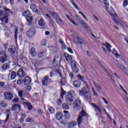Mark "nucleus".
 Returning <instances> with one entry per match:
<instances>
[{"instance_id": "obj_26", "label": "nucleus", "mask_w": 128, "mask_h": 128, "mask_svg": "<svg viewBox=\"0 0 128 128\" xmlns=\"http://www.w3.org/2000/svg\"><path fill=\"white\" fill-rule=\"evenodd\" d=\"M54 18L56 19V22L59 23V22H62V20H60V17L58 16V14H56L54 16Z\"/></svg>"}, {"instance_id": "obj_3", "label": "nucleus", "mask_w": 128, "mask_h": 128, "mask_svg": "<svg viewBox=\"0 0 128 128\" xmlns=\"http://www.w3.org/2000/svg\"><path fill=\"white\" fill-rule=\"evenodd\" d=\"M88 114H86V112L84 111V110H82L80 112L79 114L78 118H77V122L78 126L82 124V120H84V116H88Z\"/></svg>"}, {"instance_id": "obj_22", "label": "nucleus", "mask_w": 128, "mask_h": 128, "mask_svg": "<svg viewBox=\"0 0 128 128\" xmlns=\"http://www.w3.org/2000/svg\"><path fill=\"white\" fill-rule=\"evenodd\" d=\"M30 8L34 12H38V10L36 8V6L35 4H32L30 5Z\"/></svg>"}, {"instance_id": "obj_47", "label": "nucleus", "mask_w": 128, "mask_h": 128, "mask_svg": "<svg viewBox=\"0 0 128 128\" xmlns=\"http://www.w3.org/2000/svg\"><path fill=\"white\" fill-rule=\"evenodd\" d=\"M0 56H6V50H0Z\"/></svg>"}, {"instance_id": "obj_50", "label": "nucleus", "mask_w": 128, "mask_h": 128, "mask_svg": "<svg viewBox=\"0 0 128 128\" xmlns=\"http://www.w3.org/2000/svg\"><path fill=\"white\" fill-rule=\"evenodd\" d=\"M1 106L2 108H6L8 104H6V102H2L0 103Z\"/></svg>"}, {"instance_id": "obj_24", "label": "nucleus", "mask_w": 128, "mask_h": 128, "mask_svg": "<svg viewBox=\"0 0 128 128\" xmlns=\"http://www.w3.org/2000/svg\"><path fill=\"white\" fill-rule=\"evenodd\" d=\"M38 25L40 26H46V23L44 22V19H42V18H41L38 22Z\"/></svg>"}, {"instance_id": "obj_7", "label": "nucleus", "mask_w": 128, "mask_h": 128, "mask_svg": "<svg viewBox=\"0 0 128 128\" xmlns=\"http://www.w3.org/2000/svg\"><path fill=\"white\" fill-rule=\"evenodd\" d=\"M48 80L50 81V78L48 75L45 76L42 80V86H48Z\"/></svg>"}, {"instance_id": "obj_60", "label": "nucleus", "mask_w": 128, "mask_h": 128, "mask_svg": "<svg viewBox=\"0 0 128 128\" xmlns=\"http://www.w3.org/2000/svg\"><path fill=\"white\" fill-rule=\"evenodd\" d=\"M19 58L20 60H22V62H24V56L22 55H20L19 56Z\"/></svg>"}, {"instance_id": "obj_17", "label": "nucleus", "mask_w": 128, "mask_h": 128, "mask_svg": "<svg viewBox=\"0 0 128 128\" xmlns=\"http://www.w3.org/2000/svg\"><path fill=\"white\" fill-rule=\"evenodd\" d=\"M92 84H94L98 92H100V90H102V87H100V84H98L96 81L93 80Z\"/></svg>"}, {"instance_id": "obj_48", "label": "nucleus", "mask_w": 128, "mask_h": 128, "mask_svg": "<svg viewBox=\"0 0 128 128\" xmlns=\"http://www.w3.org/2000/svg\"><path fill=\"white\" fill-rule=\"evenodd\" d=\"M10 34H12V32L10 31H8V32L5 33V36L6 38H10Z\"/></svg>"}, {"instance_id": "obj_30", "label": "nucleus", "mask_w": 128, "mask_h": 128, "mask_svg": "<svg viewBox=\"0 0 128 128\" xmlns=\"http://www.w3.org/2000/svg\"><path fill=\"white\" fill-rule=\"evenodd\" d=\"M16 72L12 71L10 74V79L14 80V78H16Z\"/></svg>"}, {"instance_id": "obj_53", "label": "nucleus", "mask_w": 128, "mask_h": 128, "mask_svg": "<svg viewBox=\"0 0 128 128\" xmlns=\"http://www.w3.org/2000/svg\"><path fill=\"white\" fill-rule=\"evenodd\" d=\"M122 72H124V73L125 74H126V76H128V69L126 68H125L124 67V70H122Z\"/></svg>"}, {"instance_id": "obj_58", "label": "nucleus", "mask_w": 128, "mask_h": 128, "mask_svg": "<svg viewBox=\"0 0 128 128\" xmlns=\"http://www.w3.org/2000/svg\"><path fill=\"white\" fill-rule=\"evenodd\" d=\"M62 50H66V45L64 43L62 46Z\"/></svg>"}, {"instance_id": "obj_62", "label": "nucleus", "mask_w": 128, "mask_h": 128, "mask_svg": "<svg viewBox=\"0 0 128 128\" xmlns=\"http://www.w3.org/2000/svg\"><path fill=\"white\" fill-rule=\"evenodd\" d=\"M22 118L24 119L26 118V114H23L21 116Z\"/></svg>"}, {"instance_id": "obj_27", "label": "nucleus", "mask_w": 128, "mask_h": 128, "mask_svg": "<svg viewBox=\"0 0 128 128\" xmlns=\"http://www.w3.org/2000/svg\"><path fill=\"white\" fill-rule=\"evenodd\" d=\"M48 114H54V108L52 107V106H49L48 110H47Z\"/></svg>"}, {"instance_id": "obj_46", "label": "nucleus", "mask_w": 128, "mask_h": 128, "mask_svg": "<svg viewBox=\"0 0 128 128\" xmlns=\"http://www.w3.org/2000/svg\"><path fill=\"white\" fill-rule=\"evenodd\" d=\"M83 82L86 86V88H87V90H89L90 89V86H88V82L84 80V81H83Z\"/></svg>"}, {"instance_id": "obj_40", "label": "nucleus", "mask_w": 128, "mask_h": 128, "mask_svg": "<svg viewBox=\"0 0 128 128\" xmlns=\"http://www.w3.org/2000/svg\"><path fill=\"white\" fill-rule=\"evenodd\" d=\"M72 4H73L74 6L75 7L76 10H79L80 8H78V5L74 3V0H70Z\"/></svg>"}, {"instance_id": "obj_34", "label": "nucleus", "mask_w": 128, "mask_h": 128, "mask_svg": "<svg viewBox=\"0 0 128 128\" xmlns=\"http://www.w3.org/2000/svg\"><path fill=\"white\" fill-rule=\"evenodd\" d=\"M104 46H106V48L108 50V52H112V49H110V48H112V46L110 44L108 43H106L104 44Z\"/></svg>"}, {"instance_id": "obj_64", "label": "nucleus", "mask_w": 128, "mask_h": 128, "mask_svg": "<svg viewBox=\"0 0 128 128\" xmlns=\"http://www.w3.org/2000/svg\"><path fill=\"white\" fill-rule=\"evenodd\" d=\"M31 120H32V118H27L25 120V122H30Z\"/></svg>"}, {"instance_id": "obj_4", "label": "nucleus", "mask_w": 128, "mask_h": 128, "mask_svg": "<svg viewBox=\"0 0 128 128\" xmlns=\"http://www.w3.org/2000/svg\"><path fill=\"white\" fill-rule=\"evenodd\" d=\"M4 10V12H6L5 16L0 18V20L2 22H4V24H8V16L9 12H10V10L6 8L3 7Z\"/></svg>"}, {"instance_id": "obj_20", "label": "nucleus", "mask_w": 128, "mask_h": 128, "mask_svg": "<svg viewBox=\"0 0 128 128\" xmlns=\"http://www.w3.org/2000/svg\"><path fill=\"white\" fill-rule=\"evenodd\" d=\"M64 56L67 62H70V60H72V56L65 53L64 54Z\"/></svg>"}, {"instance_id": "obj_32", "label": "nucleus", "mask_w": 128, "mask_h": 128, "mask_svg": "<svg viewBox=\"0 0 128 128\" xmlns=\"http://www.w3.org/2000/svg\"><path fill=\"white\" fill-rule=\"evenodd\" d=\"M66 16L67 18H68V20H70V22H72V24H74V26H78V24L76 22H74V21L72 20V19H70L68 15H66Z\"/></svg>"}, {"instance_id": "obj_18", "label": "nucleus", "mask_w": 128, "mask_h": 128, "mask_svg": "<svg viewBox=\"0 0 128 128\" xmlns=\"http://www.w3.org/2000/svg\"><path fill=\"white\" fill-rule=\"evenodd\" d=\"M116 66H118V68H119L121 70H124V66L123 65H122V64L120 62V61H117L116 62Z\"/></svg>"}, {"instance_id": "obj_55", "label": "nucleus", "mask_w": 128, "mask_h": 128, "mask_svg": "<svg viewBox=\"0 0 128 128\" xmlns=\"http://www.w3.org/2000/svg\"><path fill=\"white\" fill-rule=\"evenodd\" d=\"M8 120H10V114H8L6 115V119L5 120V122H8Z\"/></svg>"}, {"instance_id": "obj_28", "label": "nucleus", "mask_w": 128, "mask_h": 128, "mask_svg": "<svg viewBox=\"0 0 128 128\" xmlns=\"http://www.w3.org/2000/svg\"><path fill=\"white\" fill-rule=\"evenodd\" d=\"M2 68L4 70H8V68H10V64L8 63L4 64L2 66Z\"/></svg>"}, {"instance_id": "obj_1", "label": "nucleus", "mask_w": 128, "mask_h": 128, "mask_svg": "<svg viewBox=\"0 0 128 128\" xmlns=\"http://www.w3.org/2000/svg\"><path fill=\"white\" fill-rule=\"evenodd\" d=\"M86 87L82 88L79 90V94L82 96L84 98V100L88 101L92 98V95L88 92V90H87Z\"/></svg>"}, {"instance_id": "obj_49", "label": "nucleus", "mask_w": 128, "mask_h": 128, "mask_svg": "<svg viewBox=\"0 0 128 128\" xmlns=\"http://www.w3.org/2000/svg\"><path fill=\"white\" fill-rule=\"evenodd\" d=\"M128 4V0H124V3H123V6L124 8H126V6Z\"/></svg>"}, {"instance_id": "obj_23", "label": "nucleus", "mask_w": 128, "mask_h": 128, "mask_svg": "<svg viewBox=\"0 0 128 128\" xmlns=\"http://www.w3.org/2000/svg\"><path fill=\"white\" fill-rule=\"evenodd\" d=\"M62 118H63L62 113L61 112H58L56 114V118H57L58 120H62Z\"/></svg>"}, {"instance_id": "obj_25", "label": "nucleus", "mask_w": 128, "mask_h": 128, "mask_svg": "<svg viewBox=\"0 0 128 128\" xmlns=\"http://www.w3.org/2000/svg\"><path fill=\"white\" fill-rule=\"evenodd\" d=\"M102 68H103V70H104V72H106V74H108V76H110V78H111V80H114V77L112 76V74H110V72H108V70L106 69V68H104V66H101Z\"/></svg>"}, {"instance_id": "obj_8", "label": "nucleus", "mask_w": 128, "mask_h": 128, "mask_svg": "<svg viewBox=\"0 0 128 128\" xmlns=\"http://www.w3.org/2000/svg\"><path fill=\"white\" fill-rule=\"evenodd\" d=\"M5 99L7 100H11L14 98V94L10 92H6L4 94Z\"/></svg>"}, {"instance_id": "obj_63", "label": "nucleus", "mask_w": 128, "mask_h": 128, "mask_svg": "<svg viewBox=\"0 0 128 128\" xmlns=\"http://www.w3.org/2000/svg\"><path fill=\"white\" fill-rule=\"evenodd\" d=\"M4 82H0V87L4 88Z\"/></svg>"}, {"instance_id": "obj_33", "label": "nucleus", "mask_w": 128, "mask_h": 128, "mask_svg": "<svg viewBox=\"0 0 128 128\" xmlns=\"http://www.w3.org/2000/svg\"><path fill=\"white\" fill-rule=\"evenodd\" d=\"M60 82L62 84V86H64V84H66V78L62 77Z\"/></svg>"}, {"instance_id": "obj_31", "label": "nucleus", "mask_w": 128, "mask_h": 128, "mask_svg": "<svg viewBox=\"0 0 128 128\" xmlns=\"http://www.w3.org/2000/svg\"><path fill=\"white\" fill-rule=\"evenodd\" d=\"M26 106L28 107V110H32V108H34L32 105V104L30 102H26Z\"/></svg>"}, {"instance_id": "obj_6", "label": "nucleus", "mask_w": 128, "mask_h": 128, "mask_svg": "<svg viewBox=\"0 0 128 128\" xmlns=\"http://www.w3.org/2000/svg\"><path fill=\"white\" fill-rule=\"evenodd\" d=\"M26 34L28 38H32V36H34L36 34V29H34V28H30L27 32Z\"/></svg>"}, {"instance_id": "obj_12", "label": "nucleus", "mask_w": 128, "mask_h": 128, "mask_svg": "<svg viewBox=\"0 0 128 128\" xmlns=\"http://www.w3.org/2000/svg\"><path fill=\"white\" fill-rule=\"evenodd\" d=\"M23 82L24 84H30L32 82V78L28 76H26L23 80Z\"/></svg>"}, {"instance_id": "obj_35", "label": "nucleus", "mask_w": 128, "mask_h": 128, "mask_svg": "<svg viewBox=\"0 0 128 128\" xmlns=\"http://www.w3.org/2000/svg\"><path fill=\"white\" fill-rule=\"evenodd\" d=\"M30 14V12L28 10H27L22 13V16H28Z\"/></svg>"}, {"instance_id": "obj_36", "label": "nucleus", "mask_w": 128, "mask_h": 128, "mask_svg": "<svg viewBox=\"0 0 128 128\" xmlns=\"http://www.w3.org/2000/svg\"><path fill=\"white\" fill-rule=\"evenodd\" d=\"M72 70L74 74H78V66L76 67H72Z\"/></svg>"}, {"instance_id": "obj_14", "label": "nucleus", "mask_w": 128, "mask_h": 128, "mask_svg": "<svg viewBox=\"0 0 128 128\" xmlns=\"http://www.w3.org/2000/svg\"><path fill=\"white\" fill-rule=\"evenodd\" d=\"M78 123L76 121H72L71 122H68L67 124V126L68 128H74L76 126V124Z\"/></svg>"}, {"instance_id": "obj_41", "label": "nucleus", "mask_w": 128, "mask_h": 128, "mask_svg": "<svg viewBox=\"0 0 128 128\" xmlns=\"http://www.w3.org/2000/svg\"><path fill=\"white\" fill-rule=\"evenodd\" d=\"M49 14H50L51 16H52L53 17H54V16L57 14L56 13H55L54 11L52 10H49Z\"/></svg>"}, {"instance_id": "obj_13", "label": "nucleus", "mask_w": 128, "mask_h": 128, "mask_svg": "<svg viewBox=\"0 0 128 128\" xmlns=\"http://www.w3.org/2000/svg\"><path fill=\"white\" fill-rule=\"evenodd\" d=\"M76 44H80V46H82V44H84V41L82 40V38L79 36H76Z\"/></svg>"}, {"instance_id": "obj_11", "label": "nucleus", "mask_w": 128, "mask_h": 128, "mask_svg": "<svg viewBox=\"0 0 128 128\" xmlns=\"http://www.w3.org/2000/svg\"><path fill=\"white\" fill-rule=\"evenodd\" d=\"M90 104L93 106V108H94V110H96H96H98V112H99V114H102V109H100V107H98V106H96V104L91 102Z\"/></svg>"}, {"instance_id": "obj_10", "label": "nucleus", "mask_w": 128, "mask_h": 128, "mask_svg": "<svg viewBox=\"0 0 128 128\" xmlns=\"http://www.w3.org/2000/svg\"><path fill=\"white\" fill-rule=\"evenodd\" d=\"M17 75L19 78H24L26 76V72L22 68H20L17 72Z\"/></svg>"}, {"instance_id": "obj_44", "label": "nucleus", "mask_w": 128, "mask_h": 128, "mask_svg": "<svg viewBox=\"0 0 128 128\" xmlns=\"http://www.w3.org/2000/svg\"><path fill=\"white\" fill-rule=\"evenodd\" d=\"M76 62L74 60H73L71 62V67L72 68H74L76 67Z\"/></svg>"}, {"instance_id": "obj_38", "label": "nucleus", "mask_w": 128, "mask_h": 128, "mask_svg": "<svg viewBox=\"0 0 128 128\" xmlns=\"http://www.w3.org/2000/svg\"><path fill=\"white\" fill-rule=\"evenodd\" d=\"M6 11L2 10H0V18H2V16H6Z\"/></svg>"}, {"instance_id": "obj_56", "label": "nucleus", "mask_w": 128, "mask_h": 128, "mask_svg": "<svg viewBox=\"0 0 128 128\" xmlns=\"http://www.w3.org/2000/svg\"><path fill=\"white\" fill-rule=\"evenodd\" d=\"M62 104V101L60 99H58L57 100V104Z\"/></svg>"}, {"instance_id": "obj_39", "label": "nucleus", "mask_w": 128, "mask_h": 128, "mask_svg": "<svg viewBox=\"0 0 128 128\" xmlns=\"http://www.w3.org/2000/svg\"><path fill=\"white\" fill-rule=\"evenodd\" d=\"M37 56L38 58H42L44 56V52H38Z\"/></svg>"}, {"instance_id": "obj_21", "label": "nucleus", "mask_w": 128, "mask_h": 128, "mask_svg": "<svg viewBox=\"0 0 128 128\" xmlns=\"http://www.w3.org/2000/svg\"><path fill=\"white\" fill-rule=\"evenodd\" d=\"M9 52H10L12 54H14L16 52V47L12 46L8 49Z\"/></svg>"}, {"instance_id": "obj_42", "label": "nucleus", "mask_w": 128, "mask_h": 128, "mask_svg": "<svg viewBox=\"0 0 128 128\" xmlns=\"http://www.w3.org/2000/svg\"><path fill=\"white\" fill-rule=\"evenodd\" d=\"M32 16H27L26 20L28 21V22H32Z\"/></svg>"}, {"instance_id": "obj_29", "label": "nucleus", "mask_w": 128, "mask_h": 128, "mask_svg": "<svg viewBox=\"0 0 128 128\" xmlns=\"http://www.w3.org/2000/svg\"><path fill=\"white\" fill-rule=\"evenodd\" d=\"M6 62V56H2L0 57V62L1 64H4V62Z\"/></svg>"}, {"instance_id": "obj_54", "label": "nucleus", "mask_w": 128, "mask_h": 128, "mask_svg": "<svg viewBox=\"0 0 128 128\" xmlns=\"http://www.w3.org/2000/svg\"><path fill=\"white\" fill-rule=\"evenodd\" d=\"M20 102V100L18 99V98H14L13 100V102Z\"/></svg>"}, {"instance_id": "obj_45", "label": "nucleus", "mask_w": 128, "mask_h": 128, "mask_svg": "<svg viewBox=\"0 0 128 128\" xmlns=\"http://www.w3.org/2000/svg\"><path fill=\"white\" fill-rule=\"evenodd\" d=\"M112 54H114L115 56L117 58H118V56H120L118 54L116 53V49H113Z\"/></svg>"}, {"instance_id": "obj_61", "label": "nucleus", "mask_w": 128, "mask_h": 128, "mask_svg": "<svg viewBox=\"0 0 128 128\" xmlns=\"http://www.w3.org/2000/svg\"><path fill=\"white\" fill-rule=\"evenodd\" d=\"M26 88L28 90H32V86L28 85L26 86Z\"/></svg>"}, {"instance_id": "obj_19", "label": "nucleus", "mask_w": 128, "mask_h": 128, "mask_svg": "<svg viewBox=\"0 0 128 128\" xmlns=\"http://www.w3.org/2000/svg\"><path fill=\"white\" fill-rule=\"evenodd\" d=\"M18 108L19 112H20V110H22L20 109V105L17 104H15L12 106V110H18Z\"/></svg>"}, {"instance_id": "obj_2", "label": "nucleus", "mask_w": 128, "mask_h": 128, "mask_svg": "<svg viewBox=\"0 0 128 128\" xmlns=\"http://www.w3.org/2000/svg\"><path fill=\"white\" fill-rule=\"evenodd\" d=\"M76 96V92L74 90H72L67 92V94L66 96V101L68 104H71L72 102H74V100H72V98Z\"/></svg>"}, {"instance_id": "obj_9", "label": "nucleus", "mask_w": 128, "mask_h": 128, "mask_svg": "<svg viewBox=\"0 0 128 128\" xmlns=\"http://www.w3.org/2000/svg\"><path fill=\"white\" fill-rule=\"evenodd\" d=\"M82 104V102L78 98L75 100L74 103L73 104V106L75 108H78L80 105Z\"/></svg>"}, {"instance_id": "obj_5", "label": "nucleus", "mask_w": 128, "mask_h": 128, "mask_svg": "<svg viewBox=\"0 0 128 128\" xmlns=\"http://www.w3.org/2000/svg\"><path fill=\"white\" fill-rule=\"evenodd\" d=\"M62 55L58 54L55 56L52 62L54 66H60V60H62Z\"/></svg>"}, {"instance_id": "obj_57", "label": "nucleus", "mask_w": 128, "mask_h": 128, "mask_svg": "<svg viewBox=\"0 0 128 128\" xmlns=\"http://www.w3.org/2000/svg\"><path fill=\"white\" fill-rule=\"evenodd\" d=\"M78 78H79V79L80 80H82V82H84V77H82L81 76H78Z\"/></svg>"}, {"instance_id": "obj_37", "label": "nucleus", "mask_w": 128, "mask_h": 128, "mask_svg": "<svg viewBox=\"0 0 128 128\" xmlns=\"http://www.w3.org/2000/svg\"><path fill=\"white\" fill-rule=\"evenodd\" d=\"M62 108L64 110H68L70 108V106L66 104V103H64L62 105Z\"/></svg>"}, {"instance_id": "obj_52", "label": "nucleus", "mask_w": 128, "mask_h": 128, "mask_svg": "<svg viewBox=\"0 0 128 128\" xmlns=\"http://www.w3.org/2000/svg\"><path fill=\"white\" fill-rule=\"evenodd\" d=\"M24 93V92L22 90H20L18 92V96L20 98H22V94Z\"/></svg>"}, {"instance_id": "obj_51", "label": "nucleus", "mask_w": 128, "mask_h": 128, "mask_svg": "<svg viewBox=\"0 0 128 128\" xmlns=\"http://www.w3.org/2000/svg\"><path fill=\"white\" fill-rule=\"evenodd\" d=\"M46 39H44L42 40L41 42L42 46H46Z\"/></svg>"}, {"instance_id": "obj_59", "label": "nucleus", "mask_w": 128, "mask_h": 128, "mask_svg": "<svg viewBox=\"0 0 128 128\" xmlns=\"http://www.w3.org/2000/svg\"><path fill=\"white\" fill-rule=\"evenodd\" d=\"M22 83V80L19 79L17 80V84H20Z\"/></svg>"}, {"instance_id": "obj_15", "label": "nucleus", "mask_w": 128, "mask_h": 128, "mask_svg": "<svg viewBox=\"0 0 128 128\" xmlns=\"http://www.w3.org/2000/svg\"><path fill=\"white\" fill-rule=\"evenodd\" d=\"M29 54L32 56H36V51L34 48H32L30 50Z\"/></svg>"}, {"instance_id": "obj_43", "label": "nucleus", "mask_w": 128, "mask_h": 128, "mask_svg": "<svg viewBox=\"0 0 128 128\" xmlns=\"http://www.w3.org/2000/svg\"><path fill=\"white\" fill-rule=\"evenodd\" d=\"M92 90L93 92L94 96H98V92H96V90H94V87H92Z\"/></svg>"}, {"instance_id": "obj_16", "label": "nucleus", "mask_w": 128, "mask_h": 128, "mask_svg": "<svg viewBox=\"0 0 128 128\" xmlns=\"http://www.w3.org/2000/svg\"><path fill=\"white\" fill-rule=\"evenodd\" d=\"M73 86L74 88H80V81L79 80H76L73 82Z\"/></svg>"}]
</instances>
